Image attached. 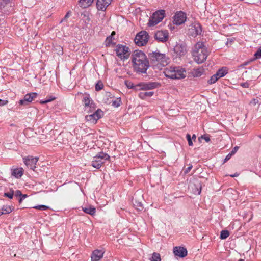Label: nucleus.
<instances>
[{"instance_id":"nucleus-6","label":"nucleus","mask_w":261,"mask_h":261,"mask_svg":"<svg viewBox=\"0 0 261 261\" xmlns=\"http://www.w3.org/2000/svg\"><path fill=\"white\" fill-rule=\"evenodd\" d=\"M165 11L164 10H158L155 12L150 18L148 25L154 26L161 22L164 18Z\"/></svg>"},{"instance_id":"nucleus-29","label":"nucleus","mask_w":261,"mask_h":261,"mask_svg":"<svg viewBox=\"0 0 261 261\" xmlns=\"http://www.w3.org/2000/svg\"><path fill=\"white\" fill-rule=\"evenodd\" d=\"M125 85L129 89H135V90H138L137 85L134 86L133 84L129 81H125Z\"/></svg>"},{"instance_id":"nucleus-10","label":"nucleus","mask_w":261,"mask_h":261,"mask_svg":"<svg viewBox=\"0 0 261 261\" xmlns=\"http://www.w3.org/2000/svg\"><path fill=\"white\" fill-rule=\"evenodd\" d=\"M92 113V114L87 115L85 116V119L90 123L95 124L97 120L102 116L103 112L101 110L98 109L96 111L95 110Z\"/></svg>"},{"instance_id":"nucleus-49","label":"nucleus","mask_w":261,"mask_h":261,"mask_svg":"<svg viewBox=\"0 0 261 261\" xmlns=\"http://www.w3.org/2000/svg\"><path fill=\"white\" fill-rule=\"evenodd\" d=\"M27 197V195L22 194L21 196H20V199L19 200V203H21L23 200H24Z\"/></svg>"},{"instance_id":"nucleus-18","label":"nucleus","mask_w":261,"mask_h":261,"mask_svg":"<svg viewBox=\"0 0 261 261\" xmlns=\"http://www.w3.org/2000/svg\"><path fill=\"white\" fill-rule=\"evenodd\" d=\"M175 53L179 56H183L187 53V47L184 43L177 44L174 48Z\"/></svg>"},{"instance_id":"nucleus-34","label":"nucleus","mask_w":261,"mask_h":261,"mask_svg":"<svg viewBox=\"0 0 261 261\" xmlns=\"http://www.w3.org/2000/svg\"><path fill=\"white\" fill-rule=\"evenodd\" d=\"M34 208L38 209L41 211H45L49 208V207L48 206L45 205H37L34 207H33Z\"/></svg>"},{"instance_id":"nucleus-43","label":"nucleus","mask_w":261,"mask_h":261,"mask_svg":"<svg viewBox=\"0 0 261 261\" xmlns=\"http://www.w3.org/2000/svg\"><path fill=\"white\" fill-rule=\"evenodd\" d=\"M113 39H114V38L113 37V36L111 35L110 36L108 37L107 38V41L108 42L109 44L113 43Z\"/></svg>"},{"instance_id":"nucleus-50","label":"nucleus","mask_w":261,"mask_h":261,"mask_svg":"<svg viewBox=\"0 0 261 261\" xmlns=\"http://www.w3.org/2000/svg\"><path fill=\"white\" fill-rule=\"evenodd\" d=\"M241 86L244 88H248L249 87V84L247 82L243 83L241 84Z\"/></svg>"},{"instance_id":"nucleus-24","label":"nucleus","mask_w":261,"mask_h":261,"mask_svg":"<svg viewBox=\"0 0 261 261\" xmlns=\"http://www.w3.org/2000/svg\"><path fill=\"white\" fill-rule=\"evenodd\" d=\"M82 210L86 213L90 215H94L96 212V209L92 206H89L88 207H82Z\"/></svg>"},{"instance_id":"nucleus-32","label":"nucleus","mask_w":261,"mask_h":261,"mask_svg":"<svg viewBox=\"0 0 261 261\" xmlns=\"http://www.w3.org/2000/svg\"><path fill=\"white\" fill-rule=\"evenodd\" d=\"M121 104V100L120 98H117L115 100H112V106L115 108H117Z\"/></svg>"},{"instance_id":"nucleus-55","label":"nucleus","mask_w":261,"mask_h":261,"mask_svg":"<svg viewBox=\"0 0 261 261\" xmlns=\"http://www.w3.org/2000/svg\"><path fill=\"white\" fill-rule=\"evenodd\" d=\"M238 261H244L243 259H240Z\"/></svg>"},{"instance_id":"nucleus-16","label":"nucleus","mask_w":261,"mask_h":261,"mask_svg":"<svg viewBox=\"0 0 261 261\" xmlns=\"http://www.w3.org/2000/svg\"><path fill=\"white\" fill-rule=\"evenodd\" d=\"M186 20V15L185 13L179 11L177 12L173 17V23L176 25H180L184 23Z\"/></svg>"},{"instance_id":"nucleus-27","label":"nucleus","mask_w":261,"mask_h":261,"mask_svg":"<svg viewBox=\"0 0 261 261\" xmlns=\"http://www.w3.org/2000/svg\"><path fill=\"white\" fill-rule=\"evenodd\" d=\"M153 95V92H142L139 94V97L141 99H145L147 97H151Z\"/></svg>"},{"instance_id":"nucleus-4","label":"nucleus","mask_w":261,"mask_h":261,"mask_svg":"<svg viewBox=\"0 0 261 261\" xmlns=\"http://www.w3.org/2000/svg\"><path fill=\"white\" fill-rule=\"evenodd\" d=\"M164 73L167 77L172 80L182 79L186 76V70L180 66L167 67L164 69Z\"/></svg>"},{"instance_id":"nucleus-51","label":"nucleus","mask_w":261,"mask_h":261,"mask_svg":"<svg viewBox=\"0 0 261 261\" xmlns=\"http://www.w3.org/2000/svg\"><path fill=\"white\" fill-rule=\"evenodd\" d=\"M136 203H137V205L136 206L138 207V208L139 210H140L141 208H143L142 204L141 202H136Z\"/></svg>"},{"instance_id":"nucleus-46","label":"nucleus","mask_w":261,"mask_h":261,"mask_svg":"<svg viewBox=\"0 0 261 261\" xmlns=\"http://www.w3.org/2000/svg\"><path fill=\"white\" fill-rule=\"evenodd\" d=\"M201 138L205 140L206 142H208L210 141V138L208 136H202Z\"/></svg>"},{"instance_id":"nucleus-26","label":"nucleus","mask_w":261,"mask_h":261,"mask_svg":"<svg viewBox=\"0 0 261 261\" xmlns=\"http://www.w3.org/2000/svg\"><path fill=\"white\" fill-rule=\"evenodd\" d=\"M227 73V70L226 69V68H222L220 69H219L217 72H216V76H218V77H222L225 76Z\"/></svg>"},{"instance_id":"nucleus-7","label":"nucleus","mask_w":261,"mask_h":261,"mask_svg":"<svg viewBox=\"0 0 261 261\" xmlns=\"http://www.w3.org/2000/svg\"><path fill=\"white\" fill-rule=\"evenodd\" d=\"M83 102L84 105V111L87 113H90L94 111L96 109L95 103L90 99L88 94H85L83 97Z\"/></svg>"},{"instance_id":"nucleus-12","label":"nucleus","mask_w":261,"mask_h":261,"mask_svg":"<svg viewBox=\"0 0 261 261\" xmlns=\"http://www.w3.org/2000/svg\"><path fill=\"white\" fill-rule=\"evenodd\" d=\"M156 40L162 42H166L169 38V33L167 30L158 31L154 35Z\"/></svg>"},{"instance_id":"nucleus-5","label":"nucleus","mask_w":261,"mask_h":261,"mask_svg":"<svg viewBox=\"0 0 261 261\" xmlns=\"http://www.w3.org/2000/svg\"><path fill=\"white\" fill-rule=\"evenodd\" d=\"M109 158L110 156L108 154L103 152H99L93 158L91 165L95 168L99 169L106 161L109 160Z\"/></svg>"},{"instance_id":"nucleus-25","label":"nucleus","mask_w":261,"mask_h":261,"mask_svg":"<svg viewBox=\"0 0 261 261\" xmlns=\"http://www.w3.org/2000/svg\"><path fill=\"white\" fill-rule=\"evenodd\" d=\"M93 2V0H80L79 3L81 7L86 8L89 6Z\"/></svg>"},{"instance_id":"nucleus-1","label":"nucleus","mask_w":261,"mask_h":261,"mask_svg":"<svg viewBox=\"0 0 261 261\" xmlns=\"http://www.w3.org/2000/svg\"><path fill=\"white\" fill-rule=\"evenodd\" d=\"M131 60L134 70L138 73H146L149 67V63L145 54L142 51H133Z\"/></svg>"},{"instance_id":"nucleus-45","label":"nucleus","mask_w":261,"mask_h":261,"mask_svg":"<svg viewBox=\"0 0 261 261\" xmlns=\"http://www.w3.org/2000/svg\"><path fill=\"white\" fill-rule=\"evenodd\" d=\"M8 102V101L7 100H2L0 99V106H3L7 105Z\"/></svg>"},{"instance_id":"nucleus-3","label":"nucleus","mask_w":261,"mask_h":261,"mask_svg":"<svg viewBox=\"0 0 261 261\" xmlns=\"http://www.w3.org/2000/svg\"><path fill=\"white\" fill-rule=\"evenodd\" d=\"M149 57L154 69L161 70L169 62V58L165 54L159 52L153 51L149 53Z\"/></svg>"},{"instance_id":"nucleus-11","label":"nucleus","mask_w":261,"mask_h":261,"mask_svg":"<svg viewBox=\"0 0 261 261\" xmlns=\"http://www.w3.org/2000/svg\"><path fill=\"white\" fill-rule=\"evenodd\" d=\"M202 32L201 28L200 25L198 23H193L190 26L188 29V34L193 37H196V36L201 34Z\"/></svg>"},{"instance_id":"nucleus-8","label":"nucleus","mask_w":261,"mask_h":261,"mask_svg":"<svg viewBox=\"0 0 261 261\" xmlns=\"http://www.w3.org/2000/svg\"><path fill=\"white\" fill-rule=\"evenodd\" d=\"M148 34L146 31H141L136 36L134 41L139 46L145 45L148 42Z\"/></svg>"},{"instance_id":"nucleus-40","label":"nucleus","mask_w":261,"mask_h":261,"mask_svg":"<svg viewBox=\"0 0 261 261\" xmlns=\"http://www.w3.org/2000/svg\"><path fill=\"white\" fill-rule=\"evenodd\" d=\"M192 167H193L192 165L191 164H189L188 165V167L187 168H186L185 169H184V174H186L188 173L189 172V171L192 169Z\"/></svg>"},{"instance_id":"nucleus-36","label":"nucleus","mask_w":261,"mask_h":261,"mask_svg":"<svg viewBox=\"0 0 261 261\" xmlns=\"http://www.w3.org/2000/svg\"><path fill=\"white\" fill-rule=\"evenodd\" d=\"M14 196V191L10 190L9 192H6L4 193V196L8 197L10 199H12Z\"/></svg>"},{"instance_id":"nucleus-56","label":"nucleus","mask_w":261,"mask_h":261,"mask_svg":"<svg viewBox=\"0 0 261 261\" xmlns=\"http://www.w3.org/2000/svg\"><path fill=\"white\" fill-rule=\"evenodd\" d=\"M258 137L261 138V135H259Z\"/></svg>"},{"instance_id":"nucleus-28","label":"nucleus","mask_w":261,"mask_h":261,"mask_svg":"<svg viewBox=\"0 0 261 261\" xmlns=\"http://www.w3.org/2000/svg\"><path fill=\"white\" fill-rule=\"evenodd\" d=\"M203 69L199 68L194 69L193 73V75L195 77H199L203 74Z\"/></svg>"},{"instance_id":"nucleus-22","label":"nucleus","mask_w":261,"mask_h":261,"mask_svg":"<svg viewBox=\"0 0 261 261\" xmlns=\"http://www.w3.org/2000/svg\"><path fill=\"white\" fill-rule=\"evenodd\" d=\"M23 169L22 168H17L12 170V175L16 178H20L23 174Z\"/></svg>"},{"instance_id":"nucleus-44","label":"nucleus","mask_w":261,"mask_h":261,"mask_svg":"<svg viewBox=\"0 0 261 261\" xmlns=\"http://www.w3.org/2000/svg\"><path fill=\"white\" fill-rule=\"evenodd\" d=\"M22 193L20 191L17 190L15 192H14V195L16 197H20L22 195Z\"/></svg>"},{"instance_id":"nucleus-23","label":"nucleus","mask_w":261,"mask_h":261,"mask_svg":"<svg viewBox=\"0 0 261 261\" xmlns=\"http://www.w3.org/2000/svg\"><path fill=\"white\" fill-rule=\"evenodd\" d=\"M14 209L13 206H8V205H4L3 206L2 208V211H0V216L3 214H9L11 213Z\"/></svg>"},{"instance_id":"nucleus-53","label":"nucleus","mask_w":261,"mask_h":261,"mask_svg":"<svg viewBox=\"0 0 261 261\" xmlns=\"http://www.w3.org/2000/svg\"><path fill=\"white\" fill-rule=\"evenodd\" d=\"M196 138V135L195 134L193 135L191 139L194 140V141H195Z\"/></svg>"},{"instance_id":"nucleus-54","label":"nucleus","mask_w":261,"mask_h":261,"mask_svg":"<svg viewBox=\"0 0 261 261\" xmlns=\"http://www.w3.org/2000/svg\"><path fill=\"white\" fill-rule=\"evenodd\" d=\"M114 35H115V32L114 31H113L111 34V36H113Z\"/></svg>"},{"instance_id":"nucleus-42","label":"nucleus","mask_w":261,"mask_h":261,"mask_svg":"<svg viewBox=\"0 0 261 261\" xmlns=\"http://www.w3.org/2000/svg\"><path fill=\"white\" fill-rule=\"evenodd\" d=\"M259 102V101L257 99H255V98H253L252 99L250 102V105H252L253 106H255L256 105V104H257Z\"/></svg>"},{"instance_id":"nucleus-13","label":"nucleus","mask_w":261,"mask_h":261,"mask_svg":"<svg viewBox=\"0 0 261 261\" xmlns=\"http://www.w3.org/2000/svg\"><path fill=\"white\" fill-rule=\"evenodd\" d=\"M37 94L36 93H30L27 94L23 99L19 101V103L21 106H27L31 103L35 98H36Z\"/></svg>"},{"instance_id":"nucleus-47","label":"nucleus","mask_w":261,"mask_h":261,"mask_svg":"<svg viewBox=\"0 0 261 261\" xmlns=\"http://www.w3.org/2000/svg\"><path fill=\"white\" fill-rule=\"evenodd\" d=\"M239 149V147L238 146H236L234 147L232 150L230 152L232 155H233L237 151V150H238Z\"/></svg>"},{"instance_id":"nucleus-14","label":"nucleus","mask_w":261,"mask_h":261,"mask_svg":"<svg viewBox=\"0 0 261 261\" xmlns=\"http://www.w3.org/2000/svg\"><path fill=\"white\" fill-rule=\"evenodd\" d=\"M38 161V158H33L32 156H28L23 158V161L25 165L34 171L36 168V165Z\"/></svg>"},{"instance_id":"nucleus-52","label":"nucleus","mask_w":261,"mask_h":261,"mask_svg":"<svg viewBox=\"0 0 261 261\" xmlns=\"http://www.w3.org/2000/svg\"><path fill=\"white\" fill-rule=\"evenodd\" d=\"M239 174L238 173H236L234 174H231L229 175L231 177H237L239 176Z\"/></svg>"},{"instance_id":"nucleus-39","label":"nucleus","mask_w":261,"mask_h":261,"mask_svg":"<svg viewBox=\"0 0 261 261\" xmlns=\"http://www.w3.org/2000/svg\"><path fill=\"white\" fill-rule=\"evenodd\" d=\"M186 138H187V139L188 140L189 145V146H192L193 145V143H192V139L191 138L190 135L187 134Z\"/></svg>"},{"instance_id":"nucleus-35","label":"nucleus","mask_w":261,"mask_h":261,"mask_svg":"<svg viewBox=\"0 0 261 261\" xmlns=\"http://www.w3.org/2000/svg\"><path fill=\"white\" fill-rule=\"evenodd\" d=\"M55 99H56V98L55 97L50 96L49 98H47L46 99V100H41L40 101V103L41 104H45L47 102H50V101L55 100Z\"/></svg>"},{"instance_id":"nucleus-20","label":"nucleus","mask_w":261,"mask_h":261,"mask_svg":"<svg viewBox=\"0 0 261 261\" xmlns=\"http://www.w3.org/2000/svg\"><path fill=\"white\" fill-rule=\"evenodd\" d=\"M104 251L102 250H94L91 256V261H98L103 256Z\"/></svg>"},{"instance_id":"nucleus-17","label":"nucleus","mask_w":261,"mask_h":261,"mask_svg":"<svg viewBox=\"0 0 261 261\" xmlns=\"http://www.w3.org/2000/svg\"><path fill=\"white\" fill-rule=\"evenodd\" d=\"M159 85L158 83L156 82H149V83H141L137 85L138 89L141 90H150L154 89Z\"/></svg>"},{"instance_id":"nucleus-37","label":"nucleus","mask_w":261,"mask_h":261,"mask_svg":"<svg viewBox=\"0 0 261 261\" xmlns=\"http://www.w3.org/2000/svg\"><path fill=\"white\" fill-rule=\"evenodd\" d=\"M103 88V84L101 82L97 83L95 85V90L96 91H99L102 89Z\"/></svg>"},{"instance_id":"nucleus-30","label":"nucleus","mask_w":261,"mask_h":261,"mask_svg":"<svg viewBox=\"0 0 261 261\" xmlns=\"http://www.w3.org/2000/svg\"><path fill=\"white\" fill-rule=\"evenodd\" d=\"M229 232L228 230H222L220 234V238L222 240L226 239L229 236Z\"/></svg>"},{"instance_id":"nucleus-21","label":"nucleus","mask_w":261,"mask_h":261,"mask_svg":"<svg viewBox=\"0 0 261 261\" xmlns=\"http://www.w3.org/2000/svg\"><path fill=\"white\" fill-rule=\"evenodd\" d=\"M201 185L199 182L190 185L189 189L196 195H199L201 191Z\"/></svg>"},{"instance_id":"nucleus-31","label":"nucleus","mask_w":261,"mask_h":261,"mask_svg":"<svg viewBox=\"0 0 261 261\" xmlns=\"http://www.w3.org/2000/svg\"><path fill=\"white\" fill-rule=\"evenodd\" d=\"M220 79L218 76H216V73L212 75L211 79L208 81V83L209 84H212L216 83L218 80Z\"/></svg>"},{"instance_id":"nucleus-48","label":"nucleus","mask_w":261,"mask_h":261,"mask_svg":"<svg viewBox=\"0 0 261 261\" xmlns=\"http://www.w3.org/2000/svg\"><path fill=\"white\" fill-rule=\"evenodd\" d=\"M232 156V155L229 153L225 158L224 160V162H226L227 161H228L231 158V156Z\"/></svg>"},{"instance_id":"nucleus-19","label":"nucleus","mask_w":261,"mask_h":261,"mask_svg":"<svg viewBox=\"0 0 261 261\" xmlns=\"http://www.w3.org/2000/svg\"><path fill=\"white\" fill-rule=\"evenodd\" d=\"M173 253L175 256L184 257L187 255V251L183 247H175L173 248Z\"/></svg>"},{"instance_id":"nucleus-41","label":"nucleus","mask_w":261,"mask_h":261,"mask_svg":"<svg viewBox=\"0 0 261 261\" xmlns=\"http://www.w3.org/2000/svg\"><path fill=\"white\" fill-rule=\"evenodd\" d=\"M71 15V11H69L65 15V17H64V18L63 19H62V20L61 21V22L64 21H65L66 20V19L69 18L70 16Z\"/></svg>"},{"instance_id":"nucleus-9","label":"nucleus","mask_w":261,"mask_h":261,"mask_svg":"<svg viewBox=\"0 0 261 261\" xmlns=\"http://www.w3.org/2000/svg\"><path fill=\"white\" fill-rule=\"evenodd\" d=\"M128 47L122 45H118L116 47L117 56L122 60L128 58L130 53Z\"/></svg>"},{"instance_id":"nucleus-38","label":"nucleus","mask_w":261,"mask_h":261,"mask_svg":"<svg viewBox=\"0 0 261 261\" xmlns=\"http://www.w3.org/2000/svg\"><path fill=\"white\" fill-rule=\"evenodd\" d=\"M254 56L256 59L261 58V47L255 53Z\"/></svg>"},{"instance_id":"nucleus-2","label":"nucleus","mask_w":261,"mask_h":261,"mask_svg":"<svg viewBox=\"0 0 261 261\" xmlns=\"http://www.w3.org/2000/svg\"><path fill=\"white\" fill-rule=\"evenodd\" d=\"M210 51L203 42H197L193 47L192 55L195 62L198 64L203 63Z\"/></svg>"},{"instance_id":"nucleus-33","label":"nucleus","mask_w":261,"mask_h":261,"mask_svg":"<svg viewBox=\"0 0 261 261\" xmlns=\"http://www.w3.org/2000/svg\"><path fill=\"white\" fill-rule=\"evenodd\" d=\"M151 260L152 261H161V258L160 254L158 253H155V252L153 253L152 254Z\"/></svg>"},{"instance_id":"nucleus-15","label":"nucleus","mask_w":261,"mask_h":261,"mask_svg":"<svg viewBox=\"0 0 261 261\" xmlns=\"http://www.w3.org/2000/svg\"><path fill=\"white\" fill-rule=\"evenodd\" d=\"M112 0H97L96 3V7L98 10L102 11V15L105 16L104 12L106 10L107 7L111 4Z\"/></svg>"}]
</instances>
